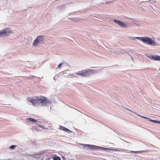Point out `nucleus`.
I'll return each instance as SVG.
<instances>
[{
    "mask_svg": "<svg viewBox=\"0 0 160 160\" xmlns=\"http://www.w3.org/2000/svg\"><path fill=\"white\" fill-rule=\"evenodd\" d=\"M135 38L140 40L143 42L151 45L154 46L155 45V42L151 38L147 37H136Z\"/></svg>",
    "mask_w": 160,
    "mask_h": 160,
    "instance_id": "1",
    "label": "nucleus"
},
{
    "mask_svg": "<svg viewBox=\"0 0 160 160\" xmlns=\"http://www.w3.org/2000/svg\"><path fill=\"white\" fill-rule=\"evenodd\" d=\"M93 72V70L88 69L76 72V74L80 75L82 77H85L91 74Z\"/></svg>",
    "mask_w": 160,
    "mask_h": 160,
    "instance_id": "2",
    "label": "nucleus"
},
{
    "mask_svg": "<svg viewBox=\"0 0 160 160\" xmlns=\"http://www.w3.org/2000/svg\"><path fill=\"white\" fill-rule=\"evenodd\" d=\"M50 103V101L47 97L42 96L39 97L38 104H41L45 106Z\"/></svg>",
    "mask_w": 160,
    "mask_h": 160,
    "instance_id": "3",
    "label": "nucleus"
},
{
    "mask_svg": "<svg viewBox=\"0 0 160 160\" xmlns=\"http://www.w3.org/2000/svg\"><path fill=\"white\" fill-rule=\"evenodd\" d=\"M12 32L8 28H5L3 29L0 31V37L4 35L7 36L9 33H12Z\"/></svg>",
    "mask_w": 160,
    "mask_h": 160,
    "instance_id": "4",
    "label": "nucleus"
},
{
    "mask_svg": "<svg viewBox=\"0 0 160 160\" xmlns=\"http://www.w3.org/2000/svg\"><path fill=\"white\" fill-rule=\"evenodd\" d=\"M39 97H30L28 98V101L33 105L38 104Z\"/></svg>",
    "mask_w": 160,
    "mask_h": 160,
    "instance_id": "5",
    "label": "nucleus"
},
{
    "mask_svg": "<svg viewBox=\"0 0 160 160\" xmlns=\"http://www.w3.org/2000/svg\"><path fill=\"white\" fill-rule=\"evenodd\" d=\"M43 37L42 36H39L33 42L34 45L36 46L42 41Z\"/></svg>",
    "mask_w": 160,
    "mask_h": 160,
    "instance_id": "6",
    "label": "nucleus"
},
{
    "mask_svg": "<svg viewBox=\"0 0 160 160\" xmlns=\"http://www.w3.org/2000/svg\"><path fill=\"white\" fill-rule=\"evenodd\" d=\"M147 57L151 60L154 61H159L160 60V56L158 55H149Z\"/></svg>",
    "mask_w": 160,
    "mask_h": 160,
    "instance_id": "7",
    "label": "nucleus"
},
{
    "mask_svg": "<svg viewBox=\"0 0 160 160\" xmlns=\"http://www.w3.org/2000/svg\"><path fill=\"white\" fill-rule=\"evenodd\" d=\"M137 115L141 117H142V118H144V119H147L149 121L152 122H155V123H160V121H156L155 120H152V119H150V118H148L145 117H144L143 116H141V115L138 114H137Z\"/></svg>",
    "mask_w": 160,
    "mask_h": 160,
    "instance_id": "8",
    "label": "nucleus"
},
{
    "mask_svg": "<svg viewBox=\"0 0 160 160\" xmlns=\"http://www.w3.org/2000/svg\"><path fill=\"white\" fill-rule=\"evenodd\" d=\"M59 129L68 132H71V131L68 128L61 126H60Z\"/></svg>",
    "mask_w": 160,
    "mask_h": 160,
    "instance_id": "9",
    "label": "nucleus"
},
{
    "mask_svg": "<svg viewBox=\"0 0 160 160\" xmlns=\"http://www.w3.org/2000/svg\"><path fill=\"white\" fill-rule=\"evenodd\" d=\"M128 26V25L127 23H124L122 22H121V27L124 28L127 27Z\"/></svg>",
    "mask_w": 160,
    "mask_h": 160,
    "instance_id": "10",
    "label": "nucleus"
},
{
    "mask_svg": "<svg viewBox=\"0 0 160 160\" xmlns=\"http://www.w3.org/2000/svg\"><path fill=\"white\" fill-rule=\"evenodd\" d=\"M27 119L28 120H29L31 121H32V122H36L37 121V120H36L35 119L32 118H28Z\"/></svg>",
    "mask_w": 160,
    "mask_h": 160,
    "instance_id": "11",
    "label": "nucleus"
},
{
    "mask_svg": "<svg viewBox=\"0 0 160 160\" xmlns=\"http://www.w3.org/2000/svg\"><path fill=\"white\" fill-rule=\"evenodd\" d=\"M53 160H61L60 158L58 156H55L53 158Z\"/></svg>",
    "mask_w": 160,
    "mask_h": 160,
    "instance_id": "12",
    "label": "nucleus"
},
{
    "mask_svg": "<svg viewBox=\"0 0 160 160\" xmlns=\"http://www.w3.org/2000/svg\"><path fill=\"white\" fill-rule=\"evenodd\" d=\"M85 145L86 146L88 147L89 148H91L92 147H94V145H90L89 144H85Z\"/></svg>",
    "mask_w": 160,
    "mask_h": 160,
    "instance_id": "13",
    "label": "nucleus"
},
{
    "mask_svg": "<svg viewBox=\"0 0 160 160\" xmlns=\"http://www.w3.org/2000/svg\"><path fill=\"white\" fill-rule=\"evenodd\" d=\"M38 126H39V127L41 128H42L44 130H45L46 129V130H48V128H45L42 125H39V124H38Z\"/></svg>",
    "mask_w": 160,
    "mask_h": 160,
    "instance_id": "14",
    "label": "nucleus"
},
{
    "mask_svg": "<svg viewBox=\"0 0 160 160\" xmlns=\"http://www.w3.org/2000/svg\"><path fill=\"white\" fill-rule=\"evenodd\" d=\"M16 147V146L15 145H12L9 147V148L11 149H13Z\"/></svg>",
    "mask_w": 160,
    "mask_h": 160,
    "instance_id": "15",
    "label": "nucleus"
},
{
    "mask_svg": "<svg viewBox=\"0 0 160 160\" xmlns=\"http://www.w3.org/2000/svg\"><path fill=\"white\" fill-rule=\"evenodd\" d=\"M114 22L119 25H120V21L118 20H114Z\"/></svg>",
    "mask_w": 160,
    "mask_h": 160,
    "instance_id": "16",
    "label": "nucleus"
},
{
    "mask_svg": "<svg viewBox=\"0 0 160 160\" xmlns=\"http://www.w3.org/2000/svg\"><path fill=\"white\" fill-rule=\"evenodd\" d=\"M98 147H97V146H94V147H92V148L91 149H96L97 148H98Z\"/></svg>",
    "mask_w": 160,
    "mask_h": 160,
    "instance_id": "17",
    "label": "nucleus"
},
{
    "mask_svg": "<svg viewBox=\"0 0 160 160\" xmlns=\"http://www.w3.org/2000/svg\"><path fill=\"white\" fill-rule=\"evenodd\" d=\"M62 63H61L60 64H59L58 66V67L57 68H60L61 67V65H62Z\"/></svg>",
    "mask_w": 160,
    "mask_h": 160,
    "instance_id": "18",
    "label": "nucleus"
},
{
    "mask_svg": "<svg viewBox=\"0 0 160 160\" xmlns=\"http://www.w3.org/2000/svg\"><path fill=\"white\" fill-rule=\"evenodd\" d=\"M128 109V110H129V111H131V112H133V113H136V112H133V111H132V110H129V109Z\"/></svg>",
    "mask_w": 160,
    "mask_h": 160,
    "instance_id": "19",
    "label": "nucleus"
},
{
    "mask_svg": "<svg viewBox=\"0 0 160 160\" xmlns=\"http://www.w3.org/2000/svg\"><path fill=\"white\" fill-rule=\"evenodd\" d=\"M101 148H102V147H101Z\"/></svg>",
    "mask_w": 160,
    "mask_h": 160,
    "instance_id": "20",
    "label": "nucleus"
},
{
    "mask_svg": "<svg viewBox=\"0 0 160 160\" xmlns=\"http://www.w3.org/2000/svg\"><path fill=\"white\" fill-rule=\"evenodd\" d=\"M62 158H64V157H62Z\"/></svg>",
    "mask_w": 160,
    "mask_h": 160,
    "instance_id": "21",
    "label": "nucleus"
}]
</instances>
